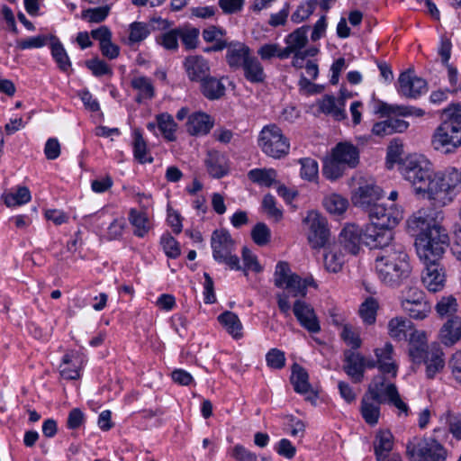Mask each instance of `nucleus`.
Masks as SVG:
<instances>
[{
  "label": "nucleus",
  "mask_w": 461,
  "mask_h": 461,
  "mask_svg": "<svg viewBox=\"0 0 461 461\" xmlns=\"http://www.w3.org/2000/svg\"><path fill=\"white\" fill-rule=\"evenodd\" d=\"M399 170L416 194L433 201L437 206L452 202L458 185V170L452 167L434 172L431 163L422 155L412 154L400 161Z\"/></svg>",
  "instance_id": "1"
},
{
  "label": "nucleus",
  "mask_w": 461,
  "mask_h": 461,
  "mask_svg": "<svg viewBox=\"0 0 461 461\" xmlns=\"http://www.w3.org/2000/svg\"><path fill=\"white\" fill-rule=\"evenodd\" d=\"M377 249H380L375 260L377 277L387 286H400L410 277L411 273L410 258L404 247L391 241Z\"/></svg>",
  "instance_id": "2"
},
{
  "label": "nucleus",
  "mask_w": 461,
  "mask_h": 461,
  "mask_svg": "<svg viewBox=\"0 0 461 461\" xmlns=\"http://www.w3.org/2000/svg\"><path fill=\"white\" fill-rule=\"evenodd\" d=\"M367 212L371 223L366 226V246L375 249L387 245L393 240L392 229L402 218V210L394 205L387 208L377 203Z\"/></svg>",
  "instance_id": "3"
},
{
  "label": "nucleus",
  "mask_w": 461,
  "mask_h": 461,
  "mask_svg": "<svg viewBox=\"0 0 461 461\" xmlns=\"http://www.w3.org/2000/svg\"><path fill=\"white\" fill-rule=\"evenodd\" d=\"M274 284L276 287L285 289L276 294V297L280 312L288 316L291 311L289 298L304 297L307 294V287L314 285V280L312 277L303 279L291 271L288 263L279 262L276 267Z\"/></svg>",
  "instance_id": "4"
},
{
  "label": "nucleus",
  "mask_w": 461,
  "mask_h": 461,
  "mask_svg": "<svg viewBox=\"0 0 461 461\" xmlns=\"http://www.w3.org/2000/svg\"><path fill=\"white\" fill-rule=\"evenodd\" d=\"M443 114L446 119L435 131L432 146L447 154L461 146V105L453 104L445 109Z\"/></svg>",
  "instance_id": "5"
},
{
  "label": "nucleus",
  "mask_w": 461,
  "mask_h": 461,
  "mask_svg": "<svg viewBox=\"0 0 461 461\" xmlns=\"http://www.w3.org/2000/svg\"><path fill=\"white\" fill-rule=\"evenodd\" d=\"M448 244L449 237L443 226L420 235L414 242L417 255L423 263L438 262Z\"/></svg>",
  "instance_id": "6"
},
{
  "label": "nucleus",
  "mask_w": 461,
  "mask_h": 461,
  "mask_svg": "<svg viewBox=\"0 0 461 461\" xmlns=\"http://www.w3.org/2000/svg\"><path fill=\"white\" fill-rule=\"evenodd\" d=\"M212 258L219 263L226 264L230 269L240 270V259L232 252L235 249L234 240L226 230H216L211 237Z\"/></svg>",
  "instance_id": "7"
},
{
  "label": "nucleus",
  "mask_w": 461,
  "mask_h": 461,
  "mask_svg": "<svg viewBox=\"0 0 461 461\" xmlns=\"http://www.w3.org/2000/svg\"><path fill=\"white\" fill-rule=\"evenodd\" d=\"M258 146L266 155L274 158L286 156L290 149L289 140L276 125L262 129L258 137Z\"/></svg>",
  "instance_id": "8"
},
{
  "label": "nucleus",
  "mask_w": 461,
  "mask_h": 461,
  "mask_svg": "<svg viewBox=\"0 0 461 461\" xmlns=\"http://www.w3.org/2000/svg\"><path fill=\"white\" fill-rule=\"evenodd\" d=\"M366 395L370 396L378 402H385L393 405L400 411L408 413V405L401 399L394 384H386L383 375L375 376L368 386Z\"/></svg>",
  "instance_id": "9"
},
{
  "label": "nucleus",
  "mask_w": 461,
  "mask_h": 461,
  "mask_svg": "<svg viewBox=\"0 0 461 461\" xmlns=\"http://www.w3.org/2000/svg\"><path fill=\"white\" fill-rule=\"evenodd\" d=\"M443 220V212L435 208H421L414 212L407 220L408 232L419 238L421 234H428L431 229L442 227L440 221Z\"/></svg>",
  "instance_id": "10"
},
{
  "label": "nucleus",
  "mask_w": 461,
  "mask_h": 461,
  "mask_svg": "<svg viewBox=\"0 0 461 461\" xmlns=\"http://www.w3.org/2000/svg\"><path fill=\"white\" fill-rule=\"evenodd\" d=\"M407 454L412 458H422L424 461H445L447 450L435 438H413L406 447Z\"/></svg>",
  "instance_id": "11"
},
{
  "label": "nucleus",
  "mask_w": 461,
  "mask_h": 461,
  "mask_svg": "<svg viewBox=\"0 0 461 461\" xmlns=\"http://www.w3.org/2000/svg\"><path fill=\"white\" fill-rule=\"evenodd\" d=\"M376 113L388 116L386 122L391 134L403 132L409 127V123L406 121L393 117L392 115L421 117L425 113L420 108L409 105L388 104L386 103H380Z\"/></svg>",
  "instance_id": "12"
},
{
  "label": "nucleus",
  "mask_w": 461,
  "mask_h": 461,
  "mask_svg": "<svg viewBox=\"0 0 461 461\" xmlns=\"http://www.w3.org/2000/svg\"><path fill=\"white\" fill-rule=\"evenodd\" d=\"M402 308L412 319L423 320L430 312V305L424 293L418 288L410 287L402 292Z\"/></svg>",
  "instance_id": "13"
},
{
  "label": "nucleus",
  "mask_w": 461,
  "mask_h": 461,
  "mask_svg": "<svg viewBox=\"0 0 461 461\" xmlns=\"http://www.w3.org/2000/svg\"><path fill=\"white\" fill-rule=\"evenodd\" d=\"M383 196V190L373 179L362 180L354 191L352 203L364 211H368L378 203Z\"/></svg>",
  "instance_id": "14"
},
{
  "label": "nucleus",
  "mask_w": 461,
  "mask_h": 461,
  "mask_svg": "<svg viewBox=\"0 0 461 461\" xmlns=\"http://www.w3.org/2000/svg\"><path fill=\"white\" fill-rule=\"evenodd\" d=\"M303 222L308 225V240L312 247H323L327 243L330 236L326 218L319 212L312 211L308 212Z\"/></svg>",
  "instance_id": "15"
},
{
  "label": "nucleus",
  "mask_w": 461,
  "mask_h": 461,
  "mask_svg": "<svg viewBox=\"0 0 461 461\" xmlns=\"http://www.w3.org/2000/svg\"><path fill=\"white\" fill-rule=\"evenodd\" d=\"M339 244L346 252L357 255L361 244L366 245V228L355 223L347 224L339 234Z\"/></svg>",
  "instance_id": "16"
},
{
  "label": "nucleus",
  "mask_w": 461,
  "mask_h": 461,
  "mask_svg": "<svg viewBox=\"0 0 461 461\" xmlns=\"http://www.w3.org/2000/svg\"><path fill=\"white\" fill-rule=\"evenodd\" d=\"M427 90V82L411 70L402 72L398 78V92L408 98H418Z\"/></svg>",
  "instance_id": "17"
},
{
  "label": "nucleus",
  "mask_w": 461,
  "mask_h": 461,
  "mask_svg": "<svg viewBox=\"0 0 461 461\" xmlns=\"http://www.w3.org/2000/svg\"><path fill=\"white\" fill-rule=\"evenodd\" d=\"M293 312L302 327L311 333H318L321 330L320 322L313 308L306 302L297 299L293 306Z\"/></svg>",
  "instance_id": "18"
},
{
  "label": "nucleus",
  "mask_w": 461,
  "mask_h": 461,
  "mask_svg": "<svg viewBox=\"0 0 461 461\" xmlns=\"http://www.w3.org/2000/svg\"><path fill=\"white\" fill-rule=\"evenodd\" d=\"M184 68L188 79L202 82L210 75L209 61L200 55H190L184 60Z\"/></svg>",
  "instance_id": "19"
},
{
  "label": "nucleus",
  "mask_w": 461,
  "mask_h": 461,
  "mask_svg": "<svg viewBox=\"0 0 461 461\" xmlns=\"http://www.w3.org/2000/svg\"><path fill=\"white\" fill-rule=\"evenodd\" d=\"M249 46L242 42L229 43L226 50V62L232 71L240 70L252 55Z\"/></svg>",
  "instance_id": "20"
},
{
  "label": "nucleus",
  "mask_w": 461,
  "mask_h": 461,
  "mask_svg": "<svg viewBox=\"0 0 461 461\" xmlns=\"http://www.w3.org/2000/svg\"><path fill=\"white\" fill-rule=\"evenodd\" d=\"M422 273V283L424 286L432 293L438 292L445 285V275L438 262H428Z\"/></svg>",
  "instance_id": "21"
},
{
  "label": "nucleus",
  "mask_w": 461,
  "mask_h": 461,
  "mask_svg": "<svg viewBox=\"0 0 461 461\" xmlns=\"http://www.w3.org/2000/svg\"><path fill=\"white\" fill-rule=\"evenodd\" d=\"M344 356V371L354 383H360L365 373V357L353 350H346Z\"/></svg>",
  "instance_id": "22"
},
{
  "label": "nucleus",
  "mask_w": 461,
  "mask_h": 461,
  "mask_svg": "<svg viewBox=\"0 0 461 461\" xmlns=\"http://www.w3.org/2000/svg\"><path fill=\"white\" fill-rule=\"evenodd\" d=\"M374 352L378 360L379 371L383 374L391 375L393 377L396 376L398 366L394 359L393 345L385 343L383 348H377Z\"/></svg>",
  "instance_id": "23"
},
{
  "label": "nucleus",
  "mask_w": 461,
  "mask_h": 461,
  "mask_svg": "<svg viewBox=\"0 0 461 461\" xmlns=\"http://www.w3.org/2000/svg\"><path fill=\"white\" fill-rule=\"evenodd\" d=\"M213 126V121L203 112H195L188 115L186 131L190 135H206Z\"/></svg>",
  "instance_id": "24"
},
{
  "label": "nucleus",
  "mask_w": 461,
  "mask_h": 461,
  "mask_svg": "<svg viewBox=\"0 0 461 461\" xmlns=\"http://www.w3.org/2000/svg\"><path fill=\"white\" fill-rule=\"evenodd\" d=\"M332 153L336 159L347 168H354L359 162V151L351 143L340 142L337 144Z\"/></svg>",
  "instance_id": "25"
},
{
  "label": "nucleus",
  "mask_w": 461,
  "mask_h": 461,
  "mask_svg": "<svg viewBox=\"0 0 461 461\" xmlns=\"http://www.w3.org/2000/svg\"><path fill=\"white\" fill-rule=\"evenodd\" d=\"M344 106V97L336 99L333 95H326L319 101L320 110L325 114L331 115L337 121H342L347 118Z\"/></svg>",
  "instance_id": "26"
},
{
  "label": "nucleus",
  "mask_w": 461,
  "mask_h": 461,
  "mask_svg": "<svg viewBox=\"0 0 461 461\" xmlns=\"http://www.w3.org/2000/svg\"><path fill=\"white\" fill-rule=\"evenodd\" d=\"M440 341L446 346H453L461 339V318L452 316L447 319L439 331Z\"/></svg>",
  "instance_id": "27"
},
{
  "label": "nucleus",
  "mask_w": 461,
  "mask_h": 461,
  "mask_svg": "<svg viewBox=\"0 0 461 461\" xmlns=\"http://www.w3.org/2000/svg\"><path fill=\"white\" fill-rule=\"evenodd\" d=\"M409 353L414 362L420 363L431 354L428 350L426 335L415 330L409 338Z\"/></svg>",
  "instance_id": "28"
},
{
  "label": "nucleus",
  "mask_w": 461,
  "mask_h": 461,
  "mask_svg": "<svg viewBox=\"0 0 461 461\" xmlns=\"http://www.w3.org/2000/svg\"><path fill=\"white\" fill-rule=\"evenodd\" d=\"M309 29L310 26L303 25L295 29L285 37V42L286 47L285 50L288 52V58L292 55L293 52L302 51V50L306 46L308 42Z\"/></svg>",
  "instance_id": "29"
},
{
  "label": "nucleus",
  "mask_w": 461,
  "mask_h": 461,
  "mask_svg": "<svg viewBox=\"0 0 461 461\" xmlns=\"http://www.w3.org/2000/svg\"><path fill=\"white\" fill-rule=\"evenodd\" d=\"M240 70L245 79L251 84H261L266 80L264 67L254 54L250 56Z\"/></svg>",
  "instance_id": "30"
},
{
  "label": "nucleus",
  "mask_w": 461,
  "mask_h": 461,
  "mask_svg": "<svg viewBox=\"0 0 461 461\" xmlns=\"http://www.w3.org/2000/svg\"><path fill=\"white\" fill-rule=\"evenodd\" d=\"M389 335L396 340H407L415 330L410 320L403 317L393 318L388 323Z\"/></svg>",
  "instance_id": "31"
},
{
  "label": "nucleus",
  "mask_w": 461,
  "mask_h": 461,
  "mask_svg": "<svg viewBox=\"0 0 461 461\" xmlns=\"http://www.w3.org/2000/svg\"><path fill=\"white\" fill-rule=\"evenodd\" d=\"M393 447V436L389 430H379L374 440V448L377 461L388 457Z\"/></svg>",
  "instance_id": "32"
},
{
  "label": "nucleus",
  "mask_w": 461,
  "mask_h": 461,
  "mask_svg": "<svg viewBox=\"0 0 461 461\" xmlns=\"http://www.w3.org/2000/svg\"><path fill=\"white\" fill-rule=\"evenodd\" d=\"M202 94L209 100L220 99L225 94V86L223 83L210 75L200 82Z\"/></svg>",
  "instance_id": "33"
},
{
  "label": "nucleus",
  "mask_w": 461,
  "mask_h": 461,
  "mask_svg": "<svg viewBox=\"0 0 461 461\" xmlns=\"http://www.w3.org/2000/svg\"><path fill=\"white\" fill-rule=\"evenodd\" d=\"M208 173L215 177L221 178L227 173V164L224 155L218 151H209L205 160Z\"/></svg>",
  "instance_id": "34"
},
{
  "label": "nucleus",
  "mask_w": 461,
  "mask_h": 461,
  "mask_svg": "<svg viewBox=\"0 0 461 461\" xmlns=\"http://www.w3.org/2000/svg\"><path fill=\"white\" fill-rule=\"evenodd\" d=\"M218 321L233 339L242 337V324L236 313L225 311L218 316Z\"/></svg>",
  "instance_id": "35"
},
{
  "label": "nucleus",
  "mask_w": 461,
  "mask_h": 461,
  "mask_svg": "<svg viewBox=\"0 0 461 461\" xmlns=\"http://www.w3.org/2000/svg\"><path fill=\"white\" fill-rule=\"evenodd\" d=\"M51 56L62 72H68L71 62L62 43L55 36H50Z\"/></svg>",
  "instance_id": "36"
},
{
  "label": "nucleus",
  "mask_w": 461,
  "mask_h": 461,
  "mask_svg": "<svg viewBox=\"0 0 461 461\" xmlns=\"http://www.w3.org/2000/svg\"><path fill=\"white\" fill-rule=\"evenodd\" d=\"M383 402H378L373 400L368 395H364L361 400V408L360 411L365 421L374 426L378 422V419L380 416V404Z\"/></svg>",
  "instance_id": "37"
},
{
  "label": "nucleus",
  "mask_w": 461,
  "mask_h": 461,
  "mask_svg": "<svg viewBox=\"0 0 461 461\" xmlns=\"http://www.w3.org/2000/svg\"><path fill=\"white\" fill-rule=\"evenodd\" d=\"M309 375L306 370L298 364L292 366L291 383L296 393H306L310 391Z\"/></svg>",
  "instance_id": "38"
},
{
  "label": "nucleus",
  "mask_w": 461,
  "mask_h": 461,
  "mask_svg": "<svg viewBox=\"0 0 461 461\" xmlns=\"http://www.w3.org/2000/svg\"><path fill=\"white\" fill-rule=\"evenodd\" d=\"M132 88L138 91L136 101L140 103L143 99H151L154 96V86L151 80L144 76L135 77L131 79Z\"/></svg>",
  "instance_id": "39"
},
{
  "label": "nucleus",
  "mask_w": 461,
  "mask_h": 461,
  "mask_svg": "<svg viewBox=\"0 0 461 461\" xmlns=\"http://www.w3.org/2000/svg\"><path fill=\"white\" fill-rule=\"evenodd\" d=\"M248 176L259 185L270 187L276 183L277 173L273 168H255L248 173Z\"/></svg>",
  "instance_id": "40"
},
{
  "label": "nucleus",
  "mask_w": 461,
  "mask_h": 461,
  "mask_svg": "<svg viewBox=\"0 0 461 461\" xmlns=\"http://www.w3.org/2000/svg\"><path fill=\"white\" fill-rule=\"evenodd\" d=\"M31 192L26 186H18L15 190L3 195L5 203L8 207L19 206L31 201Z\"/></svg>",
  "instance_id": "41"
},
{
  "label": "nucleus",
  "mask_w": 461,
  "mask_h": 461,
  "mask_svg": "<svg viewBox=\"0 0 461 461\" xmlns=\"http://www.w3.org/2000/svg\"><path fill=\"white\" fill-rule=\"evenodd\" d=\"M422 361L426 364V375L429 379L434 378L436 374L441 371L445 366L443 353L438 348L431 351V354Z\"/></svg>",
  "instance_id": "42"
},
{
  "label": "nucleus",
  "mask_w": 461,
  "mask_h": 461,
  "mask_svg": "<svg viewBox=\"0 0 461 461\" xmlns=\"http://www.w3.org/2000/svg\"><path fill=\"white\" fill-rule=\"evenodd\" d=\"M133 155L140 163H151L152 157L148 156L147 144L140 130L136 129L133 132Z\"/></svg>",
  "instance_id": "43"
},
{
  "label": "nucleus",
  "mask_w": 461,
  "mask_h": 461,
  "mask_svg": "<svg viewBox=\"0 0 461 461\" xmlns=\"http://www.w3.org/2000/svg\"><path fill=\"white\" fill-rule=\"evenodd\" d=\"M345 261V255L340 249H333L324 255V266L329 272H339Z\"/></svg>",
  "instance_id": "44"
},
{
  "label": "nucleus",
  "mask_w": 461,
  "mask_h": 461,
  "mask_svg": "<svg viewBox=\"0 0 461 461\" xmlns=\"http://www.w3.org/2000/svg\"><path fill=\"white\" fill-rule=\"evenodd\" d=\"M129 221L135 228L134 234L138 237H143L149 230L148 217L145 212L131 209Z\"/></svg>",
  "instance_id": "45"
},
{
  "label": "nucleus",
  "mask_w": 461,
  "mask_h": 461,
  "mask_svg": "<svg viewBox=\"0 0 461 461\" xmlns=\"http://www.w3.org/2000/svg\"><path fill=\"white\" fill-rule=\"evenodd\" d=\"M378 302L374 297H368L359 307V315L366 324H373L376 319Z\"/></svg>",
  "instance_id": "46"
},
{
  "label": "nucleus",
  "mask_w": 461,
  "mask_h": 461,
  "mask_svg": "<svg viewBox=\"0 0 461 461\" xmlns=\"http://www.w3.org/2000/svg\"><path fill=\"white\" fill-rule=\"evenodd\" d=\"M157 123L159 131L167 140L172 141L176 139V123L170 114L167 113L158 114Z\"/></svg>",
  "instance_id": "47"
},
{
  "label": "nucleus",
  "mask_w": 461,
  "mask_h": 461,
  "mask_svg": "<svg viewBox=\"0 0 461 461\" xmlns=\"http://www.w3.org/2000/svg\"><path fill=\"white\" fill-rule=\"evenodd\" d=\"M78 358L73 359V357L65 355L60 366V374L65 379L74 380L79 377V369L77 367Z\"/></svg>",
  "instance_id": "48"
},
{
  "label": "nucleus",
  "mask_w": 461,
  "mask_h": 461,
  "mask_svg": "<svg viewBox=\"0 0 461 461\" xmlns=\"http://www.w3.org/2000/svg\"><path fill=\"white\" fill-rule=\"evenodd\" d=\"M346 168L347 167H345L338 159H336L335 156L332 155L330 159L324 162L322 174L330 180H336L343 176Z\"/></svg>",
  "instance_id": "49"
},
{
  "label": "nucleus",
  "mask_w": 461,
  "mask_h": 461,
  "mask_svg": "<svg viewBox=\"0 0 461 461\" xmlns=\"http://www.w3.org/2000/svg\"><path fill=\"white\" fill-rule=\"evenodd\" d=\"M287 53L285 48L280 47L276 43L264 44L258 50V55L263 60H268L274 57L285 59L288 58Z\"/></svg>",
  "instance_id": "50"
},
{
  "label": "nucleus",
  "mask_w": 461,
  "mask_h": 461,
  "mask_svg": "<svg viewBox=\"0 0 461 461\" xmlns=\"http://www.w3.org/2000/svg\"><path fill=\"white\" fill-rule=\"evenodd\" d=\"M301 165L300 176L307 181H314L318 177L319 167L315 159L312 158H300L298 161Z\"/></svg>",
  "instance_id": "51"
},
{
  "label": "nucleus",
  "mask_w": 461,
  "mask_h": 461,
  "mask_svg": "<svg viewBox=\"0 0 461 461\" xmlns=\"http://www.w3.org/2000/svg\"><path fill=\"white\" fill-rule=\"evenodd\" d=\"M323 205L329 212L341 214L347 209L348 201L341 195L332 194L324 198Z\"/></svg>",
  "instance_id": "52"
},
{
  "label": "nucleus",
  "mask_w": 461,
  "mask_h": 461,
  "mask_svg": "<svg viewBox=\"0 0 461 461\" xmlns=\"http://www.w3.org/2000/svg\"><path fill=\"white\" fill-rule=\"evenodd\" d=\"M318 5V0H308L298 6L295 12L291 15V20L294 23H300L310 17Z\"/></svg>",
  "instance_id": "53"
},
{
  "label": "nucleus",
  "mask_w": 461,
  "mask_h": 461,
  "mask_svg": "<svg viewBox=\"0 0 461 461\" xmlns=\"http://www.w3.org/2000/svg\"><path fill=\"white\" fill-rule=\"evenodd\" d=\"M180 28L169 30L157 38L158 44L169 50H176L178 48Z\"/></svg>",
  "instance_id": "54"
},
{
  "label": "nucleus",
  "mask_w": 461,
  "mask_h": 461,
  "mask_svg": "<svg viewBox=\"0 0 461 461\" xmlns=\"http://www.w3.org/2000/svg\"><path fill=\"white\" fill-rule=\"evenodd\" d=\"M149 32L148 24L134 22L130 25L129 41L131 44L140 42L148 37Z\"/></svg>",
  "instance_id": "55"
},
{
  "label": "nucleus",
  "mask_w": 461,
  "mask_h": 461,
  "mask_svg": "<svg viewBox=\"0 0 461 461\" xmlns=\"http://www.w3.org/2000/svg\"><path fill=\"white\" fill-rule=\"evenodd\" d=\"M340 337L353 349H357L361 346L359 332L349 324H345L342 327Z\"/></svg>",
  "instance_id": "56"
},
{
  "label": "nucleus",
  "mask_w": 461,
  "mask_h": 461,
  "mask_svg": "<svg viewBox=\"0 0 461 461\" xmlns=\"http://www.w3.org/2000/svg\"><path fill=\"white\" fill-rule=\"evenodd\" d=\"M456 300L452 296L442 298L436 305V311L441 317L448 316L450 318L454 316L453 314L456 312Z\"/></svg>",
  "instance_id": "57"
},
{
  "label": "nucleus",
  "mask_w": 461,
  "mask_h": 461,
  "mask_svg": "<svg viewBox=\"0 0 461 461\" xmlns=\"http://www.w3.org/2000/svg\"><path fill=\"white\" fill-rule=\"evenodd\" d=\"M251 236L257 245L264 246L269 242L271 232L265 223L259 222L253 228Z\"/></svg>",
  "instance_id": "58"
},
{
  "label": "nucleus",
  "mask_w": 461,
  "mask_h": 461,
  "mask_svg": "<svg viewBox=\"0 0 461 461\" xmlns=\"http://www.w3.org/2000/svg\"><path fill=\"white\" fill-rule=\"evenodd\" d=\"M262 207L268 217L273 218L276 221L282 219L283 212L276 206V199L272 194H267L264 196Z\"/></svg>",
  "instance_id": "59"
},
{
  "label": "nucleus",
  "mask_w": 461,
  "mask_h": 461,
  "mask_svg": "<svg viewBox=\"0 0 461 461\" xmlns=\"http://www.w3.org/2000/svg\"><path fill=\"white\" fill-rule=\"evenodd\" d=\"M50 41V36L47 35H38L35 37H30L25 40L17 41V48L20 50L32 49V48H41L48 44Z\"/></svg>",
  "instance_id": "60"
},
{
  "label": "nucleus",
  "mask_w": 461,
  "mask_h": 461,
  "mask_svg": "<svg viewBox=\"0 0 461 461\" xmlns=\"http://www.w3.org/2000/svg\"><path fill=\"white\" fill-rule=\"evenodd\" d=\"M266 361L269 367L281 369L285 365V353L277 348H272L266 355Z\"/></svg>",
  "instance_id": "61"
},
{
  "label": "nucleus",
  "mask_w": 461,
  "mask_h": 461,
  "mask_svg": "<svg viewBox=\"0 0 461 461\" xmlns=\"http://www.w3.org/2000/svg\"><path fill=\"white\" fill-rule=\"evenodd\" d=\"M108 13L109 8L106 6L90 8L83 12L82 17L90 23H100L106 18Z\"/></svg>",
  "instance_id": "62"
},
{
  "label": "nucleus",
  "mask_w": 461,
  "mask_h": 461,
  "mask_svg": "<svg viewBox=\"0 0 461 461\" xmlns=\"http://www.w3.org/2000/svg\"><path fill=\"white\" fill-rule=\"evenodd\" d=\"M447 424L448 432L452 434L453 438L461 440V413H450L447 415Z\"/></svg>",
  "instance_id": "63"
},
{
  "label": "nucleus",
  "mask_w": 461,
  "mask_h": 461,
  "mask_svg": "<svg viewBox=\"0 0 461 461\" xmlns=\"http://www.w3.org/2000/svg\"><path fill=\"white\" fill-rule=\"evenodd\" d=\"M199 36V30L195 28L192 29H181L179 33V39H181L183 44L186 49H194L196 47L197 40Z\"/></svg>",
  "instance_id": "64"
}]
</instances>
